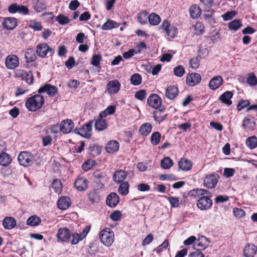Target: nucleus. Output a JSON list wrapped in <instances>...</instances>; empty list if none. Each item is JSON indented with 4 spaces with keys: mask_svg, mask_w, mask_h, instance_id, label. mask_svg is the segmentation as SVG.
I'll list each match as a JSON object with an SVG mask.
<instances>
[{
    "mask_svg": "<svg viewBox=\"0 0 257 257\" xmlns=\"http://www.w3.org/2000/svg\"><path fill=\"white\" fill-rule=\"evenodd\" d=\"M49 53L52 54L53 49L49 47L46 43L40 44L36 47V53L41 58H45Z\"/></svg>",
    "mask_w": 257,
    "mask_h": 257,
    "instance_id": "nucleus-6",
    "label": "nucleus"
},
{
    "mask_svg": "<svg viewBox=\"0 0 257 257\" xmlns=\"http://www.w3.org/2000/svg\"><path fill=\"white\" fill-rule=\"evenodd\" d=\"M242 26L240 20L235 19L231 21L228 24V28L231 30L237 31Z\"/></svg>",
    "mask_w": 257,
    "mask_h": 257,
    "instance_id": "nucleus-43",
    "label": "nucleus"
},
{
    "mask_svg": "<svg viewBox=\"0 0 257 257\" xmlns=\"http://www.w3.org/2000/svg\"><path fill=\"white\" fill-rule=\"evenodd\" d=\"M173 164V162L169 157H165L161 162V167L164 169L170 168Z\"/></svg>",
    "mask_w": 257,
    "mask_h": 257,
    "instance_id": "nucleus-45",
    "label": "nucleus"
},
{
    "mask_svg": "<svg viewBox=\"0 0 257 257\" xmlns=\"http://www.w3.org/2000/svg\"><path fill=\"white\" fill-rule=\"evenodd\" d=\"M137 19L140 24H145L148 20V14L145 11H142L138 14Z\"/></svg>",
    "mask_w": 257,
    "mask_h": 257,
    "instance_id": "nucleus-44",
    "label": "nucleus"
},
{
    "mask_svg": "<svg viewBox=\"0 0 257 257\" xmlns=\"http://www.w3.org/2000/svg\"><path fill=\"white\" fill-rule=\"evenodd\" d=\"M234 215L238 218H241L245 214V211L240 208H235L233 210Z\"/></svg>",
    "mask_w": 257,
    "mask_h": 257,
    "instance_id": "nucleus-64",
    "label": "nucleus"
},
{
    "mask_svg": "<svg viewBox=\"0 0 257 257\" xmlns=\"http://www.w3.org/2000/svg\"><path fill=\"white\" fill-rule=\"evenodd\" d=\"M32 158L33 156L30 152H22L19 155L18 160L21 165L28 166L32 163Z\"/></svg>",
    "mask_w": 257,
    "mask_h": 257,
    "instance_id": "nucleus-8",
    "label": "nucleus"
},
{
    "mask_svg": "<svg viewBox=\"0 0 257 257\" xmlns=\"http://www.w3.org/2000/svg\"><path fill=\"white\" fill-rule=\"evenodd\" d=\"M200 1L203 6L204 11H209L210 9H211L213 0H200Z\"/></svg>",
    "mask_w": 257,
    "mask_h": 257,
    "instance_id": "nucleus-56",
    "label": "nucleus"
},
{
    "mask_svg": "<svg viewBox=\"0 0 257 257\" xmlns=\"http://www.w3.org/2000/svg\"><path fill=\"white\" fill-rule=\"evenodd\" d=\"M101 242L106 246H110L114 239V234L110 228H104L99 233Z\"/></svg>",
    "mask_w": 257,
    "mask_h": 257,
    "instance_id": "nucleus-2",
    "label": "nucleus"
},
{
    "mask_svg": "<svg viewBox=\"0 0 257 257\" xmlns=\"http://www.w3.org/2000/svg\"><path fill=\"white\" fill-rule=\"evenodd\" d=\"M236 14V12L234 11H228L222 15V18L224 21H227L233 18Z\"/></svg>",
    "mask_w": 257,
    "mask_h": 257,
    "instance_id": "nucleus-61",
    "label": "nucleus"
},
{
    "mask_svg": "<svg viewBox=\"0 0 257 257\" xmlns=\"http://www.w3.org/2000/svg\"><path fill=\"white\" fill-rule=\"evenodd\" d=\"M107 127V123L106 120L98 118L95 122V129L98 131H102L105 130Z\"/></svg>",
    "mask_w": 257,
    "mask_h": 257,
    "instance_id": "nucleus-36",
    "label": "nucleus"
},
{
    "mask_svg": "<svg viewBox=\"0 0 257 257\" xmlns=\"http://www.w3.org/2000/svg\"><path fill=\"white\" fill-rule=\"evenodd\" d=\"M88 199L92 203H98L100 200V197L99 193L94 190L88 194Z\"/></svg>",
    "mask_w": 257,
    "mask_h": 257,
    "instance_id": "nucleus-42",
    "label": "nucleus"
},
{
    "mask_svg": "<svg viewBox=\"0 0 257 257\" xmlns=\"http://www.w3.org/2000/svg\"><path fill=\"white\" fill-rule=\"evenodd\" d=\"M179 167L183 171H189L192 168L191 162L186 159L182 158L178 162Z\"/></svg>",
    "mask_w": 257,
    "mask_h": 257,
    "instance_id": "nucleus-30",
    "label": "nucleus"
},
{
    "mask_svg": "<svg viewBox=\"0 0 257 257\" xmlns=\"http://www.w3.org/2000/svg\"><path fill=\"white\" fill-rule=\"evenodd\" d=\"M56 20L62 25H64L70 22L69 18L62 15H59L56 17Z\"/></svg>",
    "mask_w": 257,
    "mask_h": 257,
    "instance_id": "nucleus-57",
    "label": "nucleus"
},
{
    "mask_svg": "<svg viewBox=\"0 0 257 257\" xmlns=\"http://www.w3.org/2000/svg\"><path fill=\"white\" fill-rule=\"evenodd\" d=\"M51 187L55 192L58 194H60L62 189V184L61 181L58 179L53 180L51 184Z\"/></svg>",
    "mask_w": 257,
    "mask_h": 257,
    "instance_id": "nucleus-37",
    "label": "nucleus"
},
{
    "mask_svg": "<svg viewBox=\"0 0 257 257\" xmlns=\"http://www.w3.org/2000/svg\"><path fill=\"white\" fill-rule=\"evenodd\" d=\"M233 96V93L231 91H226L223 93L219 97V100L223 103L230 105L232 103L230 99Z\"/></svg>",
    "mask_w": 257,
    "mask_h": 257,
    "instance_id": "nucleus-31",
    "label": "nucleus"
},
{
    "mask_svg": "<svg viewBox=\"0 0 257 257\" xmlns=\"http://www.w3.org/2000/svg\"><path fill=\"white\" fill-rule=\"evenodd\" d=\"M205 12H207V13L203 15L204 18L208 22H211L213 20L212 16L215 13V11L213 9H210L209 11Z\"/></svg>",
    "mask_w": 257,
    "mask_h": 257,
    "instance_id": "nucleus-62",
    "label": "nucleus"
},
{
    "mask_svg": "<svg viewBox=\"0 0 257 257\" xmlns=\"http://www.w3.org/2000/svg\"><path fill=\"white\" fill-rule=\"evenodd\" d=\"M194 34L196 35L202 34L204 31V25L201 22H197L194 25Z\"/></svg>",
    "mask_w": 257,
    "mask_h": 257,
    "instance_id": "nucleus-50",
    "label": "nucleus"
},
{
    "mask_svg": "<svg viewBox=\"0 0 257 257\" xmlns=\"http://www.w3.org/2000/svg\"><path fill=\"white\" fill-rule=\"evenodd\" d=\"M102 57L100 54L93 55L91 59V64L95 67H99Z\"/></svg>",
    "mask_w": 257,
    "mask_h": 257,
    "instance_id": "nucleus-55",
    "label": "nucleus"
},
{
    "mask_svg": "<svg viewBox=\"0 0 257 257\" xmlns=\"http://www.w3.org/2000/svg\"><path fill=\"white\" fill-rule=\"evenodd\" d=\"M106 86L108 93L112 94L116 93L119 91L120 84L118 80H114L108 82Z\"/></svg>",
    "mask_w": 257,
    "mask_h": 257,
    "instance_id": "nucleus-16",
    "label": "nucleus"
},
{
    "mask_svg": "<svg viewBox=\"0 0 257 257\" xmlns=\"http://www.w3.org/2000/svg\"><path fill=\"white\" fill-rule=\"evenodd\" d=\"M223 83V79L221 76L213 77L209 82V87L211 90H216Z\"/></svg>",
    "mask_w": 257,
    "mask_h": 257,
    "instance_id": "nucleus-19",
    "label": "nucleus"
},
{
    "mask_svg": "<svg viewBox=\"0 0 257 257\" xmlns=\"http://www.w3.org/2000/svg\"><path fill=\"white\" fill-rule=\"evenodd\" d=\"M152 125L149 122H145L142 124L139 128L140 133L144 136H148L152 131Z\"/></svg>",
    "mask_w": 257,
    "mask_h": 257,
    "instance_id": "nucleus-29",
    "label": "nucleus"
},
{
    "mask_svg": "<svg viewBox=\"0 0 257 257\" xmlns=\"http://www.w3.org/2000/svg\"><path fill=\"white\" fill-rule=\"evenodd\" d=\"M129 184L127 182H123L120 184L118 192L121 195H126L129 192Z\"/></svg>",
    "mask_w": 257,
    "mask_h": 257,
    "instance_id": "nucleus-40",
    "label": "nucleus"
},
{
    "mask_svg": "<svg viewBox=\"0 0 257 257\" xmlns=\"http://www.w3.org/2000/svg\"><path fill=\"white\" fill-rule=\"evenodd\" d=\"M36 52L31 48L28 49L25 53V57L26 62L30 63L34 62L37 59V56L35 54Z\"/></svg>",
    "mask_w": 257,
    "mask_h": 257,
    "instance_id": "nucleus-28",
    "label": "nucleus"
},
{
    "mask_svg": "<svg viewBox=\"0 0 257 257\" xmlns=\"http://www.w3.org/2000/svg\"><path fill=\"white\" fill-rule=\"evenodd\" d=\"M174 74L177 77H182L185 73V68L181 65H178L174 68Z\"/></svg>",
    "mask_w": 257,
    "mask_h": 257,
    "instance_id": "nucleus-53",
    "label": "nucleus"
},
{
    "mask_svg": "<svg viewBox=\"0 0 257 257\" xmlns=\"http://www.w3.org/2000/svg\"><path fill=\"white\" fill-rule=\"evenodd\" d=\"M38 91L39 94L46 92L50 96H54L58 93V88L55 86L46 84L41 86Z\"/></svg>",
    "mask_w": 257,
    "mask_h": 257,
    "instance_id": "nucleus-9",
    "label": "nucleus"
},
{
    "mask_svg": "<svg viewBox=\"0 0 257 257\" xmlns=\"http://www.w3.org/2000/svg\"><path fill=\"white\" fill-rule=\"evenodd\" d=\"M6 66L10 69H13L18 66L19 62L17 56L14 55H9L6 60Z\"/></svg>",
    "mask_w": 257,
    "mask_h": 257,
    "instance_id": "nucleus-15",
    "label": "nucleus"
},
{
    "mask_svg": "<svg viewBox=\"0 0 257 257\" xmlns=\"http://www.w3.org/2000/svg\"><path fill=\"white\" fill-rule=\"evenodd\" d=\"M206 239V237H204L203 239H199L196 242H194V246L197 248L196 250H202L206 247L207 245L203 242V240Z\"/></svg>",
    "mask_w": 257,
    "mask_h": 257,
    "instance_id": "nucleus-54",
    "label": "nucleus"
},
{
    "mask_svg": "<svg viewBox=\"0 0 257 257\" xmlns=\"http://www.w3.org/2000/svg\"><path fill=\"white\" fill-rule=\"evenodd\" d=\"M206 192V189L195 188L190 190L188 194L190 196L200 197L202 195H205Z\"/></svg>",
    "mask_w": 257,
    "mask_h": 257,
    "instance_id": "nucleus-39",
    "label": "nucleus"
},
{
    "mask_svg": "<svg viewBox=\"0 0 257 257\" xmlns=\"http://www.w3.org/2000/svg\"><path fill=\"white\" fill-rule=\"evenodd\" d=\"M165 108H158L156 109L153 113V117L154 119L159 123L164 120L167 116V114L164 113Z\"/></svg>",
    "mask_w": 257,
    "mask_h": 257,
    "instance_id": "nucleus-18",
    "label": "nucleus"
},
{
    "mask_svg": "<svg viewBox=\"0 0 257 257\" xmlns=\"http://www.w3.org/2000/svg\"><path fill=\"white\" fill-rule=\"evenodd\" d=\"M161 135L158 132H154L151 137V142L152 145H158L161 140Z\"/></svg>",
    "mask_w": 257,
    "mask_h": 257,
    "instance_id": "nucleus-47",
    "label": "nucleus"
},
{
    "mask_svg": "<svg viewBox=\"0 0 257 257\" xmlns=\"http://www.w3.org/2000/svg\"><path fill=\"white\" fill-rule=\"evenodd\" d=\"M217 179L215 175L213 174H209L206 175L204 178L203 185L205 187L208 189H212L215 187L217 183Z\"/></svg>",
    "mask_w": 257,
    "mask_h": 257,
    "instance_id": "nucleus-13",
    "label": "nucleus"
},
{
    "mask_svg": "<svg viewBox=\"0 0 257 257\" xmlns=\"http://www.w3.org/2000/svg\"><path fill=\"white\" fill-rule=\"evenodd\" d=\"M106 202L108 206L114 207L119 202V197L116 193H111L107 196Z\"/></svg>",
    "mask_w": 257,
    "mask_h": 257,
    "instance_id": "nucleus-20",
    "label": "nucleus"
},
{
    "mask_svg": "<svg viewBox=\"0 0 257 257\" xmlns=\"http://www.w3.org/2000/svg\"><path fill=\"white\" fill-rule=\"evenodd\" d=\"M95 164L96 162L95 161L93 160H88L82 164L81 167L84 171H87L95 166Z\"/></svg>",
    "mask_w": 257,
    "mask_h": 257,
    "instance_id": "nucleus-49",
    "label": "nucleus"
},
{
    "mask_svg": "<svg viewBox=\"0 0 257 257\" xmlns=\"http://www.w3.org/2000/svg\"><path fill=\"white\" fill-rule=\"evenodd\" d=\"M88 183V181L86 178L78 177L75 181L74 186L78 191H82L87 188Z\"/></svg>",
    "mask_w": 257,
    "mask_h": 257,
    "instance_id": "nucleus-17",
    "label": "nucleus"
},
{
    "mask_svg": "<svg viewBox=\"0 0 257 257\" xmlns=\"http://www.w3.org/2000/svg\"><path fill=\"white\" fill-rule=\"evenodd\" d=\"M161 18L155 13H152L148 16V21L152 26L158 25L161 22Z\"/></svg>",
    "mask_w": 257,
    "mask_h": 257,
    "instance_id": "nucleus-38",
    "label": "nucleus"
},
{
    "mask_svg": "<svg viewBox=\"0 0 257 257\" xmlns=\"http://www.w3.org/2000/svg\"><path fill=\"white\" fill-rule=\"evenodd\" d=\"M4 227L6 229H11L16 225V221L13 217H6L3 221Z\"/></svg>",
    "mask_w": 257,
    "mask_h": 257,
    "instance_id": "nucleus-27",
    "label": "nucleus"
},
{
    "mask_svg": "<svg viewBox=\"0 0 257 257\" xmlns=\"http://www.w3.org/2000/svg\"><path fill=\"white\" fill-rule=\"evenodd\" d=\"M102 147L100 146H92L89 148V153L92 156H96L101 153Z\"/></svg>",
    "mask_w": 257,
    "mask_h": 257,
    "instance_id": "nucleus-46",
    "label": "nucleus"
},
{
    "mask_svg": "<svg viewBox=\"0 0 257 257\" xmlns=\"http://www.w3.org/2000/svg\"><path fill=\"white\" fill-rule=\"evenodd\" d=\"M16 75L18 77H21L22 80H25L28 84H33L34 77L31 71L27 72L23 70H19L17 71Z\"/></svg>",
    "mask_w": 257,
    "mask_h": 257,
    "instance_id": "nucleus-11",
    "label": "nucleus"
},
{
    "mask_svg": "<svg viewBox=\"0 0 257 257\" xmlns=\"http://www.w3.org/2000/svg\"><path fill=\"white\" fill-rule=\"evenodd\" d=\"M179 93L177 87L171 85L166 89V96L169 99H173L177 97Z\"/></svg>",
    "mask_w": 257,
    "mask_h": 257,
    "instance_id": "nucleus-22",
    "label": "nucleus"
},
{
    "mask_svg": "<svg viewBox=\"0 0 257 257\" xmlns=\"http://www.w3.org/2000/svg\"><path fill=\"white\" fill-rule=\"evenodd\" d=\"M161 28L164 30L166 34L171 38H174L178 32L177 28L171 25L167 20L163 21Z\"/></svg>",
    "mask_w": 257,
    "mask_h": 257,
    "instance_id": "nucleus-5",
    "label": "nucleus"
},
{
    "mask_svg": "<svg viewBox=\"0 0 257 257\" xmlns=\"http://www.w3.org/2000/svg\"><path fill=\"white\" fill-rule=\"evenodd\" d=\"M119 25V23L110 19H108L107 21L102 26L101 29L103 30H109L113 28H118Z\"/></svg>",
    "mask_w": 257,
    "mask_h": 257,
    "instance_id": "nucleus-32",
    "label": "nucleus"
},
{
    "mask_svg": "<svg viewBox=\"0 0 257 257\" xmlns=\"http://www.w3.org/2000/svg\"><path fill=\"white\" fill-rule=\"evenodd\" d=\"M12 161L11 156L5 152H3L0 154V165L3 166H8Z\"/></svg>",
    "mask_w": 257,
    "mask_h": 257,
    "instance_id": "nucleus-33",
    "label": "nucleus"
},
{
    "mask_svg": "<svg viewBox=\"0 0 257 257\" xmlns=\"http://www.w3.org/2000/svg\"><path fill=\"white\" fill-rule=\"evenodd\" d=\"M92 121L84 125L81 128H75L74 132L85 138H89L91 136Z\"/></svg>",
    "mask_w": 257,
    "mask_h": 257,
    "instance_id": "nucleus-7",
    "label": "nucleus"
},
{
    "mask_svg": "<svg viewBox=\"0 0 257 257\" xmlns=\"http://www.w3.org/2000/svg\"><path fill=\"white\" fill-rule=\"evenodd\" d=\"M61 132L64 134H68L74 127V123L71 119L63 120L61 123Z\"/></svg>",
    "mask_w": 257,
    "mask_h": 257,
    "instance_id": "nucleus-21",
    "label": "nucleus"
},
{
    "mask_svg": "<svg viewBox=\"0 0 257 257\" xmlns=\"http://www.w3.org/2000/svg\"><path fill=\"white\" fill-rule=\"evenodd\" d=\"M257 251V246L253 244L246 245L243 250V254L245 257H253Z\"/></svg>",
    "mask_w": 257,
    "mask_h": 257,
    "instance_id": "nucleus-25",
    "label": "nucleus"
},
{
    "mask_svg": "<svg viewBox=\"0 0 257 257\" xmlns=\"http://www.w3.org/2000/svg\"><path fill=\"white\" fill-rule=\"evenodd\" d=\"M212 196V193L207 190L205 195L201 196L197 200L198 208L201 210H207L210 209L212 205V201L211 199Z\"/></svg>",
    "mask_w": 257,
    "mask_h": 257,
    "instance_id": "nucleus-3",
    "label": "nucleus"
},
{
    "mask_svg": "<svg viewBox=\"0 0 257 257\" xmlns=\"http://www.w3.org/2000/svg\"><path fill=\"white\" fill-rule=\"evenodd\" d=\"M72 239L71 241V243L72 244H77L79 241L82 240L83 238L81 237V235L78 233L75 232L74 233H72Z\"/></svg>",
    "mask_w": 257,
    "mask_h": 257,
    "instance_id": "nucleus-59",
    "label": "nucleus"
},
{
    "mask_svg": "<svg viewBox=\"0 0 257 257\" xmlns=\"http://www.w3.org/2000/svg\"><path fill=\"white\" fill-rule=\"evenodd\" d=\"M41 222L40 218L36 215L30 217L27 220L28 225L35 226L39 225Z\"/></svg>",
    "mask_w": 257,
    "mask_h": 257,
    "instance_id": "nucleus-41",
    "label": "nucleus"
},
{
    "mask_svg": "<svg viewBox=\"0 0 257 257\" xmlns=\"http://www.w3.org/2000/svg\"><path fill=\"white\" fill-rule=\"evenodd\" d=\"M3 25L7 30H13L17 25V19L15 18H6L3 23Z\"/></svg>",
    "mask_w": 257,
    "mask_h": 257,
    "instance_id": "nucleus-24",
    "label": "nucleus"
},
{
    "mask_svg": "<svg viewBox=\"0 0 257 257\" xmlns=\"http://www.w3.org/2000/svg\"><path fill=\"white\" fill-rule=\"evenodd\" d=\"M146 90L144 89H142L137 91L135 94V97L140 100H144L146 98Z\"/></svg>",
    "mask_w": 257,
    "mask_h": 257,
    "instance_id": "nucleus-60",
    "label": "nucleus"
},
{
    "mask_svg": "<svg viewBox=\"0 0 257 257\" xmlns=\"http://www.w3.org/2000/svg\"><path fill=\"white\" fill-rule=\"evenodd\" d=\"M126 176L127 173L125 171L122 170H117L113 174V180L115 182L120 183L123 182Z\"/></svg>",
    "mask_w": 257,
    "mask_h": 257,
    "instance_id": "nucleus-23",
    "label": "nucleus"
},
{
    "mask_svg": "<svg viewBox=\"0 0 257 257\" xmlns=\"http://www.w3.org/2000/svg\"><path fill=\"white\" fill-rule=\"evenodd\" d=\"M8 12L11 14L19 13L23 15H28L29 10L27 7L13 3L10 5L8 9Z\"/></svg>",
    "mask_w": 257,
    "mask_h": 257,
    "instance_id": "nucleus-4",
    "label": "nucleus"
},
{
    "mask_svg": "<svg viewBox=\"0 0 257 257\" xmlns=\"http://www.w3.org/2000/svg\"><path fill=\"white\" fill-rule=\"evenodd\" d=\"M44 103V98L40 94L29 98L25 103L26 107L31 111H35L42 107Z\"/></svg>",
    "mask_w": 257,
    "mask_h": 257,
    "instance_id": "nucleus-1",
    "label": "nucleus"
},
{
    "mask_svg": "<svg viewBox=\"0 0 257 257\" xmlns=\"http://www.w3.org/2000/svg\"><path fill=\"white\" fill-rule=\"evenodd\" d=\"M130 80L132 84L134 85H139L142 82V77L139 74L136 73L131 77Z\"/></svg>",
    "mask_w": 257,
    "mask_h": 257,
    "instance_id": "nucleus-48",
    "label": "nucleus"
},
{
    "mask_svg": "<svg viewBox=\"0 0 257 257\" xmlns=\"http://www.w3.org/2000/svg\"><path fill=\"white\" fill-rule=\"evenodd\" d=\"M189 64L191 68L196 69L199 66L200 61L198 57H194L190 60Z\"/></svg>",
    "mask_w": 257,
    "mask_h": 257,
    "instance_id": "nucleus-63",
    "label": "nucleus"
},
{
    "mask_svg": "<svg viewBox=\"0 0 257 257\" xmlns=\"http://www.w3.org/2000/svg\"><path fill=\"white\" fill-rule=\"evenodd\" d=\"M168 200L169 201L172 207H178L180 204V201L178 198L175 197H168Z\"/></svg>",
    "mask_w": 257,
    "mask_h": 257,
    "instance_id": "nucleus-58",
    "label": "nucleus"
},
{
    "mask_svg": "<svg viewBox=\"0 0 257 257\" xmlns=\"http://www.w3.org/2000/svg\"><path fill=\"white\" fill-rule=\"evenodd\" d=\"M246 82L251 86L257 84V78L253 73H250L247 78Z\"/></svg>",
    "mask_w": 257,
    "mask_h": 257,
    "instance_id": "nucleus-51",
    "label": "nucleus"
},
{
    "mask_svg": "<svg viewBox=\"0 0 257 257\" xmlns=\"http://www.w3.org/2000/svg\"><path fill=\"white\" fill-rule=\"evenodd\" d=\"M70 200L69 197L66 196L61 197L57 203L58 207L61 210H65L70 205Z\"/></svg>",
    "mask_w": 257,
    "mask_h": 257,
    "instance_id": "nucleus-26",
    "label": "nucleus"
},
{
    "mask_svg": "<svg viewBox=\"0 0 257 257\" xmlns=\"http://www.w3.org/2000/svg\"><path fill=\"white\" fill-rule=\"evenodd\" d=\"M29 27L34 31H41L42 29V26L41 22L36 21L35 20L32 21L30 22Z\"/></svg>",
    "mask_w": 257,
    "mask_h": 257,
    "instance_id": "nucleus-52",
    "label": "nucleus"
},
{
    "mask_svg": "<svg viewBox=\"0 0 257 257\" xmlns=\"http://www.w3.org/2000/svg\"><path fill=\"white\" fill-rule=\"evenodd\" d=\"M33 7L37 12H41L46 9L47 5L44 0H36L33 3Z\"/></svg>",
    "mask_w": 257,
    "mask_h": 257,
    "instance_id": "nucleus-35",
    "label": "nucleus"
},
{
    "mask_svg": "<svg viewBox=\"0 0 257 257\" xmlns=\"http://www.w3.org/2000/svg\"><path fill=\"white\" fill-rule=\"evenodd\" d=\"M71 236L70 230L66 228H61L59 229L57 233L58 239L63 242H67Z\"/></svg>",
    "mask_w": 257,
    "mask_h": 257,
    "instance_id": "nucleus-14",
    "label": "nucleus"
},
{
    "mask_svg": "<svg viewBox=\"0 0 257 257\" xmlns=\"http://www.w3.org/2000/svg\"><path fill=\"white\" fill-rule=\"evenodd\" d=\"M201 80V75L197 73L189 74L186 77V83L190 86H194L198 84Z\"/></svg>",
    "mask_w": 257,
    "mask_h": 257,
    "instance_id": "nucleus-12",
    "label": "nucleus"
},
{
    "mask_svg": "<svg viewBox=\"0 0 257 257\" xmlns=\"http://www.w3.org/2000/svg\"><path fill=\"white\" fill-rule=\"evenodd\" d=\"M148 104L155 109L161 107L162 99L156 94H152L147 99Z\"/></svg>",
    "mask_w": 257,
    "mask_h": 257,
    "instance_id": "nucleus-10",
    "label": "nucleus"
},
{
    "mask_svg": "<svg viewBox=\"0 0 257 257\" xmlns=\"http://www.w3.org/2000/svg\"><path fill=\"white\" fill-rule=\"evenodd\" d=\"M189 12L191 17L194 19L198 18L201 13V9L196 5L191 6Z\"/></svg>",
    "mask_w": 257,
    "mask_h": 257,
    "instance_id": "nucleus-34",
    "label": "nucleus"
}]
</instances>
